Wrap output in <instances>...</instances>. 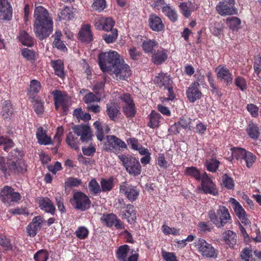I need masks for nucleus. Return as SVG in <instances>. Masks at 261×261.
Returning a JSON list of instances; mask_svg holds the SVG:
<instances>
[{
    "instance_id": "nucleus-1",
    "label": "nucleus",
    "mask_w": 261,
    "mask_h": 261,
    "mask_svg": "<svg viewBox=\"0 0 261 261\" xmlns=\"http://www.w3.org/2000/svg\"><path fill=\"white\" fill-rule=\"evenodd\" d=\"M33 31L40 40L48 37L53 32V20L48 11L42 6L35 8L34 12Z\"/></svg>"
},
{
    "instance_id": "nucleus-2",
    "label": "nucleus",
    "mask_w": 261,
    "mask_h": 261,
    "mask_svg": "<svg viewBox=\"0 0 261 261\" xmlns=\"http://www.w3.org/2000/svg\"><path fill=\"white\" fill-rule=\"evenodd\" d=\"M207 216L214 225L218 228L223 227L227 223H230L232 221L231 217L228 208L222 205H220L216 211L212 208L207 212Z\"/></svg>"
},
{
    "instance_id": "nucleus-3",
    "label": "nucleus",
    "mask_w": 261,
    "mask_h": 261,
    "mask_svg": "<svg viewBox=\"0 0 261 261\" xmlns=\"http://www.w3.org/2000/svg\"><path fill=\"white\" fill-rule=\"evenodd\" d=\"M27 165L23 160L14 158L8 160L0 155V170L5 175H9V172L14 174L24 173L27 170Z\"/></svg>"
},
{
    "instance_id": "nucleus-4",
    "label": "nucleus",
    "mask_w": 261,
    "mask_h": 261,
    "mask_svg": "<svg viewBox=\"0 0 261 261\" xmlns=\"http://www.w3.org/2000/svg\"><path fill=\"white\" fill-rule=\"evenodd\" d=\"M120 61L119 55L115 51L101 53L98 55V64L103 72L112 71Z\"/></svg>"
},
{
    "instance_id": "nucleus-5",
    "label": "nucleus",
    "mask_w": 261,
    "mask_h": 261,
    "mask_svg": "<svg viewBox=\"0 0 261 261\" xmlns=\"http://www.w3.org/2000/svg\"><path fill=\"white\" fill-rule=\"evenodd\" d=\"M118 158L129 175L137 176L141 174V166L135 157L129 154H121L118 155Z\"/></svg>"
},
{
    "instance_id": "nucleus-6",
    "label": "nucleus",
    "mask_w": 261,
    "mask_h": 261,
    "mask_svg": "<svg viewBox=\"0 0 261 261\" xmlns=\"http://www.w3.org/2000/svg\"><path fill=\"white\" fill-rule=\"evenodd\" d=\"M70 202L75 210L82 212L89 209L91 204L88 196L81 191L75 192Z\"/></svg>"
},
{
    "instance_id": "nucleus-7",
    "label": "nucleus",
    "mask_w": 261,
    "mask_h": 261,
    "mask_svg": "<svg viewBox=\"0 0 261 261\" xmlns=\"http://www.w3.org/2000/svg\"><path fill=\"white\" fill-rule=\"evenodd\" d=\"M106 138L107 141L103 146V149L106 151L112 152L117 154L127 148L125 142L115 136H107Z\"/></svg>"
},
{
    "instance_id": "nucleus-8",
    "label": "nucleus",
    "mask_w": 261,
    "mask_h": 261,
    "mask_svg": "<svg viewBox=\"0 0 261 261\" xmlns=\"http://www.w3.org/2000/svg\"><path fill=\"white\" fill-rule=\"evenodd\" d=\"M118 202L120 205L119 216L122 219H126L127 222L130 224H134L137 220V212L134 205L132 204H125L122 199H119Z\"/></svg>"
},
{
    "instance_id": "nucleus-9",
    "label": "nucleus",
    "mask_w": 261,
    "mask_h": 261,
    "mask_svg": "<svg viewBox=\"0 0 261 261\" xmlns=\"http://www.w3.org/2000/svg\"><path fill=\"white\" fill-rule=\"evenodd\" d=\"M235 4V0H220L216 7V10L222 16L235 14L237 12Z\"/></svg>"
},
{
    "instance_id": "nucleus-10",
    "label": "nucleus",
    "mask_w": 261,
    "mask_h": 261,
    "mask_svg": "<svg viewBox=\"0 0 261 261\" xmlns=\"http://www.w3.org/2000/svg\"><path fill=\"white\" fill-rule=\"evenodd\" d=\"M196 247L198 249V252L203 256L213 258H216L218 257V254L214 247L203 239H198Z\"/></svg>"
},
{
    "instance_id": "nucleus-11",
    "label": "nucleus",
    "mask_w": 261,
    "mask_h": 261,
    "mask_svg": "<svg viewBox=\"0 0 261 261\" xmlns=\"http://www.w3.org/2000/svg\"><path fill=\"white\" fill-rule=\"evenodd\" d=\"M0 197L4 203L9 204L11 202H17L20 200L21 196L18 192H15L10 186H5L1 192Z\"/></svg>"
},
{
    "instance_id": "nucleus-12",
    "label": "nucleus",
    "mask_w": 261,
    "mask_h": 261,
    "mask_svg": "<svg viewBox=\"0 0 261 261\" xmlns=\"http://www.w3.org/2000/svg\"><path fill=\"white\" fill-rule=\"evenodd\" d=\"M119 192L124 194L130 201L133 202L138 198L140 191L137 187L129 184L127 181H124L120 185Z\"/></svg>"
},
{
    "instance_id": "nucleus-13",
    "label": "nucleus",
    "mask_w": 261,
    "mask_h": 261,
    "mask_svg": "<svg viewBox=\"0 0 261 261\" xmlns=\"http://www.w3.org/2000/svg\"><path fill=\"white\" fill-rule=\"evenodd\" d=\"M101 221L103 224L108 227L115 226L116 229H119L125 228L123 222L113 213L103 214L101 217Z\"/></svg>"
},
{
    "instance_id": "nucleus-14",
    "label": "nucleus",
    "mask_w": 261,
    "mask_h": 261,
    "mask_svg": "<svg viewBox=\"0 0 261 261\" xmlns=\"http://www.w3.org/2000/svg\"><path fill=\"white\" fill-rule=\"evenodd\" d=\"M229 202L231 204L235 214L239 220L245 225L250 223V220L247 217V214L240 203L234 198H230Z\"/></svg>"
},
{
    "instance_id": "nucleus-15",
    "label": "nucleus",
    "mask_w": 261,
    "mask_h": 261,
    "mask_svg": "<svg viewBox=\"0 0 261 261\" xmlns=\"http://www.w3.org/2000/svg\"><path fill=\"white\" fill-rule=\"evenodd\" d=\"M200 180H201V188L205 194H210L214 196L218 194L216 185L212 181L206 172L202 174Z\"/></svg>"
},
{
    "instance_id": "nucleus-16",
    "label": "nucleus",
    "mask_w": 261,
    "mask_h": 261,
    "mask_svg": "<svg viewBox=\"0 0 261 261\" xmlns=\"http://www.w3.org/2000/svg\"><path fill=\"white\" fill-rule=\"evenodd\" d=\"M217 72V78L221 82H223L226 86L232 84L233 82V75L229 69L225 65H219L215 69Z\"/></svg>"
},
{
    "instance_id": "nucleus-17",
    "label": "nucleus",
    "mask_w": 261,
    "mask_h": 261,
    "mask_svg": "<svg viewBox=\"0 0 261 261\" xmlns=\"http://www.w3.org/2000/svg\"><path fill=\"white\" fill-rule=\"evenodd\" d=\"M39 207L44 212L54 215L56 212V207L51 199L46 197H38L36 199Z\"/></svg>"
},
{
    "instance_id": "nucleus-18",
    "label": "nucleus",
    "mask_w": 261,
    "mask_h": 261,
    "mask_svg": "<svg viewBox=\"0 0 261 261\" xmlns=\"http://www.w3.org/2000/svg\"><path fill=\"white\" fill-rule=\"evenodd\" d=\"M188 99L191 102H194L199 100L202 97V93L200 89V85L198 82L192 83L186 91Z\"/></svg>"
},
{
    "instance_id": "nucleus-19",
    "label": "nucleus",
    "mask_w": 261,
    "mask_h": 261,
    "mask_svg": "<svg viewBox=\"0 0 261 261\" xmlns=\"http://www.w3.org/2000/svg\"><path fill=\"white\" fill-rule=\"evenodd\" d=\"M115 22L111 17H99L95 19L94 25L96 29L109 32L113 30Z\"/></svg>"
},
{
    "instance_id": "nucleus-20",
    "label": "nucleus",
    "mask_w": 261,
    "mask_h": 261,
    "mask_svg": "<svg viewBox=\"0 0 261 261\" xmlns=\"http://www.w3.org/2000/svg\"><path fill=\"white\" fill-rule=\"evenodd\" d=\"M74 133L77 137H81L82 142H88L92 139V132L90 127L87 125H76L73 128Z\"/></svg>"
},
{
    "instance_id": "nucleus-21",
    "label": "nucleus",
    "mask_w": 261,
    "mask_h": 261,
    "mask_svg": "<svg viewBox=\"0 0 261 261\" xmlns=\"http://www.w3.org/2000/svg\"><path fill=\"white\" fill-rule=\"evenodd\" d=\"M168 50L160 47L156 50H154L151 56V62L156 65H160L164 63L168 57Z\"/></svg>"
},
{
    "instance_id": "nucleus-22",
    "label": "nucleus",
    "mask_w": 261,
    "mask_h": 261,
    "mask_svg": "<svg viewBox=\"0 0 261 261\" xmlns=\"http://www.w3.org/2000/svg\"><path fill=\"white\" fill-rule=\"evenodd\" d=\"M13 9L8 0H0V20H10Z\"/></svg>"
},
{
    "instance_id": "nucleus-23",
    "label": "nucleus",
    "mask_w": 261,
    "mask_h": 261,
    "mask_svg": "<svg viewBox=\"0 0 261 261\" xmlns=\"http://www.w3.org/2000/svg\"><path fill=\"white\" fill-rule=\"evenodd\" d=\"M37 142L40 145H53L54 141L51 138L47 135V130L43 128V127H39L36 133Z\"/></svg>"
},
{
    "instance_id": "nucleus-24",
    "label": "nucleus",
    "mask_w": 261,
    "mask_h": 261,
    "mask_svg": "<svg viewBox=\"0 0 261 261\" xmlns=\"http://www.w3.org/2000/svg\"><path fill=\"white\" fill-rule=\"evenodd\" d=\"M78 35L79 39L82 42L91 43L93 38L90 24H86L83 25L79 32Z\"/></svg>"
},
{
    "instance_id": "nucleus-25",
    "label": "nucleus",
    "mask_w": 261,
    "mask_h": 261,
    "mask_svg": "<svg viewBox=\"0 0 261 261\" xmlns=\"http://www.w3.org/2000/svg\"><path fill=\"white\" fill-rule=\"evenodd\" d=\"M112 71H113L116 76L119 75L120 77H122V79H125L126 77H128L131 74L129 66L127 64H124V62H121V61Z\"/></svg>"
},
{
    "instance_id": "nucleus-26",
    "label": "nucleus",
    "mask_w": 261,
    "mask_h": 261,
    "mask_svg": "<svg viewBox=\"0 0 261 261\" xmlns=\"http://www.w3.org/2000/svg\"><path fill=\"white\" fill-rule=\"evenodd\" d=\"M149 26L153 31L160 32L164 29L165 26L161 18L155 14H151L148 19Z\"/></svg>"
},
{
    "instance_id": "nucleus-27",
    "label": "nucleus",
    "mask_w": 261,
    "mask_h": 261,
    "mask_svg": "<svg viewBox=\"0 0 261 261\" xmlns=\"http://www.w3.org/2000/svg\"><path fill=\"white\" fill-rule=\"evenodd\" d=\"M119 109V106L115 102L107 104L106 113L111 120L116 122L118 120L121 114Z\"/></svg>"
},
{
    "instance_id": "nucleus-28",
    "label": "nucleus",
    "mask_w": 261,
    "mask_h": 261,
    "mask_svg": "<svg viewBox=\"0 0 261 261\" xmlns=\"http://www.w3.org/2000/svg\"><path fill=\"white\" fill-rule=\"evenodd\" d=\"M237 234L232 230H227L222 234V239L230 248H234L237 244Z\"/></svg>"
},
{
    "instance_id": "nucleus-29",
    "label": "nucleus",
    "mask_w": 261,
    "mask_h": 261,
    "mask_svg": "<svg viewBox=\"0 0 261 261\" xmlns=\"http://www.w3.org/2000/svg\"><path fill=\"white\" fill-rule=\"evenodd\" d=\"M154 82L159 87H164L165 89L172 85L173 83L170 76L163 72L159 73L155 77Z\"/></svg>"
},
{
    "instance_id": "nucleus-30",
    "label": "nucleus",
    "mask_w": 261,
    "mask_h": 261,
    "mask_svg": "<svg viewBox=\"0 0 261 261\" xmlns=\"http://www.w3.org/2000/svg\"><path fill=\"white\" fill-rule=\"evenodd\" d=\"M51 94L54 97L55 109L58 110L60 107H62L63 110L65 111L66 105L62 92L60 90H55L52 91Z\"/></svg>"
},
{
    "instance_id": "nucleus-31",
    "label": "nucleus",
    "mask_w": 261,
    "mask_h": 261,
    "mask_svg": "<svg viewBox=\"0 0 261 261\" xmlns=\"http://www.w3.org/2000/svg\"><path fill=\"white\" fill-rule=\"evenodd\" d=\"M41 88L40 82L37 80H32L30 81V88L28 90V95L29 98L35 100L37 95Z\"/></svg>"
},
{
    "instance_id": "nucleus-32",
    "label": "nucleus",
    "mask_w": 261,
    "mask_h": 261,
    "mask_svg": "<svg viewBox=\"0 0 261 261\" xmlns=\"http://www.w3.org/2000/svg\"><path fill=\"white\" fill-rule=\"evenodd\" d=\"M246 132L249 137L254 140H257L260 135L259 128L258 125L253 122H250L248 124Z\"/></svg>"
},
{
    "instance_id": "nucleus-33",
    "label": "nucleus",
    "mask_w": 261,
    "mask_h": 261,
    "mask_svg": "<svg viewBox=\"0 0 261 261\" xmlns=\"http://www.w3.org/2000/svg\"><path fill=\"white\" fill-rule=\"evenodd\" d=\"M51 65L54 68L55 74L59 77L63 79L65 77L64 71L63 62L61 60H57L51 61Z\"/></svg>"
},
{
    "instance_id": "nucleus-34",
    "label": "nucleus",
    "mask_w": 261,
    "mask_h": 261,
    "mask_svg": "<svg viewBox=\"0 0 261 261\" xmlns=\"http://www.w3.org/2000/svg\"><path fill=\"white\" fill-rule=\"evenodd\" d=\"M179 8L181 14L186 18H189L191 16L192 12L194 10V6L190 1L181 3Z\"/></svg>"
},
{
    "instance_id": "nucleus-35",
    "label": "nucleus",
    "mask_w": 261,
    "mask_h": 261,
    "mask_svg": "<svg viewBox=\"0 0 261 261\" xmlns=\"http://www.w3.org/2000/svg\"><path fill=\"white\" fill-rule=\"evenodd\" d=\"M19 40L25 46L31 47L34 45V39L26 31H21L19 35Z\"/></svg>"
},
{
    "instance_id": "nucleus-36",
    "label": "nucleus",
    "mask_w": 261,
    "mask_h": 261,
    "mask_svg": "<svg viewBox=\"0 0 261 261\" xmlns=\"http://www.w3.org/2000/svg\"><path fill=\"white\" fill-rule=\"evenodd\" d=\"M149 121L147 126L151 128H156L159 126L160 122V119L162 118V116L154 111H152L149 115Z\"/></svg>"
},
{
    "instance_id": "nucleus-37",
    "label": "nucleus",
    "mask_w": 261,
    "mask_h": 261,
    "mask_svg": "<svg viewBox=\"0 0 261 261\" xmlns=\"http://www.w3.org/2000/svg\"><path fill=\"white\" fill-rule=\"evenodd\" d=\"M75 133L69 132L66 136V142L71 148L74 149L75 150L79 149V141L78 137L75 136Z\"/></svg>"
},
{
    "instance_id": "nucleus-38",
    "label": "nucleus",
    "mask_w": 261,
    "mask_h": 261,
    "mask_svg": "<svg viewBox=\"0 0 261 261\" xmlns=\"http://www.w3.org/2000/svg\"><path fill=\"white\" fill-rule=\"evenodd\" d=\"M114 180L113 176L110 177L108 179L102 178L100 181L101 191L107 192L111 191L114 187Z\"/></svg>"
},
{
    "instance_id": "nucleus-39",
    "label": "nucleus",
    "mask_w": 261,
    "mask_h": 261,
    "mask_svg": "<svg viewBox=\"0 0 261 261\" xmlns=\"http://www.w3.org/2000/svg\"><path fill=\"white\" fill-rule=\"evenodd\" d=\"M129 250V247L127 245L120 246L116 251V257L120 261H126L127 256Z\"/></svg>"
},
{
    "instance_id": "nucleus-40",
    "label": "nucleus",
    "mask_w": 261,
    "mask_h": 261,
    "mask_svg": "<svg viewBox=\"0 0 261 261\" xmlns=\"http://www.w3.org/2000/svg\"><path fill=\"white\" fill-rule=\"evenodd\" d=\"M13 109L11 103L8 100L4 102L1 114L4 119L10 118L13 114Z\"/></svg>"
},
{
    "instance_id": "nucleus-41",
    "label": "nucleus",
    "mask_w": 261,
    "mask_h": 261,
    "mask_svg": "<svg viewBox=\"0 0 261 261\" xmlns=\"http://www.w3.org/2000/svg\"><path fill=\"white\" fill-rule=\"evenodd\" d=\"M162 11L172 22H175L177 20L178 16L176 12L170 6L167 5L164 6Z\"/></svg>"
},
{
    "instance_id": "nucleus-42",
    "label": "nucleus",
    "mask_w": 261,
    "mask_h": 261,
    "mask_svg": "<svg viewBox=\"0 0 261 261\" xmlns=\"http://www.w3.org/2000/svg\"><path fill=\"white\" fill-rule=\"evenodd\" d=\"M73 13L69 7H65L63 9L60 10L58 13V18L59 20H69L73 18Z\"/></svg>"
},
{
    "instance_id": "nucleus-43",
    "label": "nucleus",
    "mask_w": 261,
    "mask_h": 261,
    "mask_svg": "<svg viewBox=\"0 0 261 261\" xmlns=\"http://www.w3.org/2000/svg\"><path fill=\"white\" fill-rule=\"evenodd\" d=\"M241 20L237 17H231L226 20L227 27L232 31L238 30L241 24Z\"/></svg>"
},
{
    "instance_id": "nucleus-44",
    "label": "nucleus",
    "mask_w": 261,
    "mask_h": 261,
    "mask_svg": "<svg viewBox=\"0 0 261 261\" xmlns=\"http://www.w3.org/2000/svg\"><path fill=\"white\" fill-rule=\"evenodd\" d=\"M256 160V156L253 153L248 151H246L242 158V160L245 161L246 167L248 168L252 167Z\"/></svg>"
},
{
    "instance_id": "nucleus-45",
    "label": "nucleus",
    "mask_w": 261,
    "mask_h": 261,
    "mask_svg": "<svg viewBox=\"0 0 261 261\" xmlns=\"http://www.w3.org/2000/svg\"><path fill=\"white\" fill-rule=\"evenodd\" d=\"M89 190L93 195H99L101 192L99 184L94 178H92L88 184Z\"/></svg>"
},
{
    "instance_id": "nucleus-46",
    "label": "nucleus",
    "mask_w": 261,
    "mask_h": 261,
    "mask_svg": "<svg viewBox=\"0 0 261 261\" xmlns=\"http://www.w3.org/2000/svg\"><path fill=\"white\" fill-rule=\"evenodd\" d=\"M220 162L215 158H212L205 162V166L207 171L211 172H215L218 170Z\"/></svg>"
},
{
    "instance_id": "nucleus-47",
    "label": "nucleus",
    "mask_w": 261,
    "mask_h": 261,
    "mask_svg": "<svg viewBox=\"0 0 261 261\" xmlns=\"http://www.w3.org/2000/svg\"><path fill=\"white\" fill-rule=\"evenodd\" d=\"M158 42L154 40H147L144 41L142 43V48L145 53H152L153 48L157 46Z\"/></svg>"
},
{
    "instance_id": "nucleus-48",
    "label": "nucleus",
    "mask_w": 261,
    "mask_h": 261,
    "mask_svg": "<svg viewBox=\"0 0 261 261\" xmlns=\"http://www.w3.org/2000/svg\"><path fill=\"white\" fill-rule=\"evenodd\" d=\"M21 55L27 61L33 63L36 60V57L34 50L24 48L21 50Z\"/></svg>"
},
{
    "instance_id": "nucleus-49",
    "label": "nucleus",
    "mask_w": 261,
    "mask_h": 261,
    "mask_svg": "<svg viewBox=\"0 0 261 261\" xmlns=\"http://www.w3.org/2000/svg\"><path fill=\"white\" fill-rule=\"evenodd\" d=\"M123 112L127 118L134 117L137 112L135 103L123 107Z\"/></svg>"
},
{
    "instance_id": "nucleus-50",
    "label": "nucleus",
    "mask_w": 261,
    "mask_h": 261,
    "mask_svg": "<svg viewBox=\"0 0 261 261\" xmlns=\"http://www.w3.org/2000/svg\"><path fill=\"white\" fill-rule=\"evenodd\" d=\"M110 31V33L105 34L102 35V39L108 44L114 42L118 37V31L117 29H113Z\"/></svg>"
},
{
    "instance_id": "nucleus-51",
    "label": "nucleus",
    "mask_w": 261,
    "mask_h": 261,
    "mask_svg": "<svg viewBox=\"0 0 261 261\" xmlns=\"http://www.w3.org/2000/svg\"><path fill=\"white\" fill-rule=\"evenodd\" d=\"M230 150L231 151L233 158L240 161H242V158L247 151L244 148L237 147H232L230 149Z\"/></svg>"
},
{
    "instance_id": "nucleus-52",
    "label": "nucleus",
    "mask_w": 261,
    "mask_h": 261,
    "mask_svg": "<svg viewBox=\"0 0 261 261\" xmlns=\"http://www.w3.org/2000/svg\"><path fill=\"white\" fill-rule=\"evenodd\" d=\"M185 173L186 175L195 178L197 180H200L201 178L199 171L195 167H187L185 169Z\"/></svg>"
},
{
    "instance_id": "nucleus-53",
    "label": "nucleus",
    "mask_w": 261,
    "mask_h": 261,
    "mask_svg": "<svg viewBox=\"0 0 261 261\" xmlns=\"http://www.w3.org/2000/svg\"><path fill=\"white\" fill-rule=\"evenodd\" d=\"M240 257L243 261H257L253 257L252 250L247 247L241 252Z\"/></svg>"
},
{
    "instance_id": "nucleus-54",
    "label": "nucleus",
    "mask_w": 261,
    "mask_h": 261,
    "mask_svg": "<svg viewBox=\"0 0 261 261\" xmlns=\"http://www.w3.org/2000/svg\"><path fill=\"white\" fill-rule=\"evenodd\" d=\"M48 258V252L45 249L39 250L34 255L35 261H47Z\"/></svg>"
},
{
    "instance_id": "nucleus-55",
    "label": "nucleus",
    "mask_w": 261,
    "mask_h": 261,
    "mask_svg": "<svg viewBox=\"0 0 261 261\" xmlns=\"http://www.w3.org/2000/svg\"><path fill=\"white\" fill-rule=\"evenodd\" d=\"M93 126L96 131V135L97 139L101 141L104 139V130L103 124L98 121L95 122L93 124Z\"/></svg>"
},
{
    "instance_id": "nucleus-56",
    "label": "nucleus",
    "mask_w": 261,
    "mask_h": 261,
    "mask_svg": "<svg viewBox=\"0 0 261 261\" xmlns=\"http://www.w3.org/2000/svg\"><path fill=\"white\" fill-rule=\"evenodd\" d=\"M89 230L85 226H79L74 232L76 237L80 240L86 239L89 235Z\"/></svg>"
},
{
    "instance_id": "nucleus-57",
    "label": "nucleus",
    "mask_w": 261,
    "mask_h": 261,
    "mask_svg": "<svg viewBox=\"0 0 261 261\" xmlns=\"http://www.w3.org/2000/svg\"><path fill=\"white\" fill-rule=\"evenodd\" d=\"M82 184V181L80 179L77 178L70 177L68 178L65 181V188H70L78 187Z\"/></svg>"
},
{
    "instance_id": "nucleus-58",
    "label": "nucleus",
    "mask_w": 261,
    "mask_h": 261,
    "mask_svg": "<svg viewBox=\"0 0 261 261\" xmlns=\"http://www.w3.org/2000/svg\"><path fill=\"white\" fill-rule=\"evenodd\" d=\"M192 122V119L187 116H182L179 118L178 121H177L178 124L180 126V128H182L183 129H187L191 130L190 124Z\"/></svg>"
},
{
    "instance_id": "nucleus-59",
    "label": "nucleus",
    "mask_w": 261,
    "mask_h": 261,
    "mask_svg": "<svg viewBox=\"0 0 261 261\" xmlns=\"http://www.w3.org/2000/svg\"><path fill=\"white\" fill-rule=\"evenodd\" d=\"M83 101L86 104L89 105L95 102H99L100 101V99L93 93L89 92L83 97Z\"/></svg>"
},
{
    "instance_id": "nucleus-60",
    "label": "nucleus",
    "mask_w": 261,
    "mask_h": 261,
    "mask_svg": "<svg viewBox=\"0 0 261 261\" xmlns=\"http://www.w3.org/2000/svg\"><path fill=\"white\" fill-rule=\"evenodd\" d=\"M234 84L242 91L247 89V82L245 78L241 76H238L234 79Z\"/></svg>"
},
{
    "instance_id": "nucleus-61",
    "label": "nucleus",
    "mask_w": 261,
    "mask_h": 261,
    "mask_svg": "<svg viewBox=\"0 0 261 261\" xmlns=\"http://www.w3.org/2000/svg\"><path fill=\"white\" fill-rule=\"evenodd\" d=\"M222 183L228 189L232 190L234 188V185L233 180L227 174L223 175L222 177Z\"/></svg>"
},
{
    "instance_id": "nucleus-62",
    "label": "nucleus",
    "mask_w": 261,
    "mask_h": 261,
    "mask_svg": "<svg viewBox=\"0 0 261 261\" xmlns=\"http://www.w3.org/2000/svg\"><path fill=\"white\" fill-rule=\"evenodd\" d=\"M93 3L92 5L93 9L96 11L100 12L102 11L106 7L105 0H93Z\"/></svg>"
},
{
    "instance_id": "nucleus-63",
    "label": "nucleus",
    "mask_w": 261,
    "mask_h": 261,
    "mask_svg": "<svg viewBox=\"0 0 261 261\" xmlns=\"http://www.w3.org/2000/svg\"><path fill=\"white\" fill-rule=\"evenodd\" d=\"M163 232L165 234H173L174 236H177L180 234L179 229L175 228H171L167 225H164L162 226Z\"/></svg>"
},
{
    "instance_id": "nucleus-64",
    "label": "nucleus",
    "mask_w": 261,
    "mask_h": 261,
    "mask_svg": "<svg viewBox=\"0 0 261 261\" xmlns=\"http://www.w3.org/2000/svg\"><path fill=\"white\" fill-rule=\"evenodd\" d=\"M162 256L166 261H177L175 253L162 250Z\"/></svg>"
}]
</instances>
